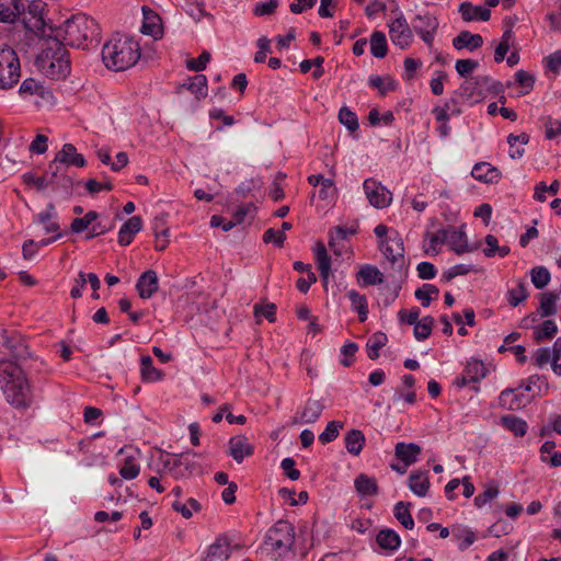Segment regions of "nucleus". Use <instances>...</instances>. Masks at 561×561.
Returning <instances> with one entry per match:
<instances>
[{
  "instance_id": "nucleus-29",
  "label": "nucleus",
  "mask_w": 561,
  "mask_h": 561,
  "mask_svg": "<svg viewBox=\"0 0 561 561\" xmlns=\"http://www.w3.org/2000/svg\"><path fill=\"white\" fill-rule=\"evenodd\" d=\"M314 257L320 271V275L324 282V285H327L331 273V257L328 255L327 249L321 241L317 242L316 244Z\"/></svg>"
},
{
  "instance_id": "nucleus-20",
  "label": "nucleus",
  "mask_w": 561,
  "mask_h": 561,
  "mask_svg": "<svg viewBox=\"0 0 561 561\" xmlns=\"http://www.w3.org/2000/svg\"><path fill=\"white\" fill-rule=\"evenodd\" d=\"M254 449L249 444L248 438L243 435H237L229 440V455L238 462L241 463L244 457L253 454Z\"/></svg>"
},
{
  "instance_id": "nucleus-14",
  "label": "nucleus",
  "mask_w": 561,
  "mask_h": 561,
  "mask_svg": "<svg viewBox=\"0 0 561 561\" xmlns=\"http://www.w3.org/2000/svg\"><path fill=\"white\" fill-rule=\"evenodd\" d=\"M324 404L320 400L308 399L291 419V424H311L314 423L322 414Z\"/></svg>"
},
{
  "instance_id": "nucleus-16",
  "label": "nucleus",
  "mask_w": 561,
  "mask_h": 561,
  "mask_svg": "<svg viewBox=\"0 0 561 561\" xmlns=\"http://www.w3.org/2000/svg\"><path fill=\"white\" fill-rule=\"evenodd\" d=\"M190 455L195 456L196 453L186 451L181 454L178 459L173 460L171 473L174 479L188 478L199 469L198 463L190 459Z\"/></svg>"
},
{
  "instance_id": "nucleus-55",
  "label": "nucleus",
  "mask_w": 561,
  "mask_h": 561,
  "mask_svg": "<svg viewBox=\"0 0 561 561\" xmlns=\"http://www.w3.org/2000/svg\"><path fill=\"white\" fill-rule=\"evenodd\" d=\"M343 427V424L339 421H331L327 424L325 430L319 435V440L322 444H328L333 442L340 433V430Z\"/></svg>"
},
{
  "instance_id": "nucleus-8",
  "label": "nucleus",
  "mask_w": 561,
  "mask_h": 561,
  "mask_svg": "<svg viewBox=\"0 0 561 561\" xmlns=\"http://www.w3.org/2000/svg\"><path fill=\"white\" fill-rule=\"evenodd\" d=\"M21 78V64L14 49L4 47L0 49V89L13 88Z\"/></svg>"
},
{
  "instance_id": "nucleus-4",
  "label": "nucleus",
  "mask_w": 561,
  "mask_h": 561,
  "mask_svg": "<svg viewBox=\"0 0 561 561\" xmlns=\"http://www.w3.org/2000/svg\"><path fill=\"white\" fill-rule=\"evenodd\" d=\"M60 36L67 45L85 49L89 44L96 41L99 26L92 18L85 14H76L65 21L55 37L59 38Z\"/></svg>"
},
{
  "instance_id": "nucleus-59",
  "label": "nucleus",
  "mask_w": 561,
  "mask_h": 561,
  "mask_svg": "<svg viewBox=\"0 0 561 561\" xmlns=\"http://www.w3.org/2000/svg\"><path fill=\"white\" fill-rule=\"evenodd\" d=\"M454 537L459 541V549H468L476 540V535L470 529H461L454 533Z\"/></svg>"
},
{
  "instance_id": "nucleus-11",
  "label": "nucleus",
  "mask_w": 561,
  "mask_h": 561,
  "mask_svg": "<svg viewBox=\"0 0 561 561\" xmlns=\"http://www.w3.org/2000/svg\"><path fill=\"white\" fill-rule=\"evenodd\" d=\"M439 26L437 18L428 12L419 13L412 21L413 31L420 35L428 48H432Z\"/></svg>"
},
{
  "instance_id": "nucleus-2",
  "label": "nucleus",
  "mask_w": 561,
  "mask_h": 561,
  "mask_svg": "<svg viewBox=\"0 0 561 561\" xmlns=\"http://www.w3.org/2000/svg\"><path fill=\"white\" fill-rule=\"evenodd\" d=\"M35 65L42 73L55 80L66 78L71 70L69 51L58 37H48L43 42Z\"/></svg>"
},
{
  "instance_id": "nucleus-1",
  "label": "nucleus",
  "mask_w": 561,
  "mask_h": 561,
  "mask_svg": "<svg viewBox=\"0 0 561 561\" xmlns=\"http://www.w3.org/2000/svg\"><path fill=\"white\" fill-rule=\"evenodd\" d=\"M0 383L9 404L26 410L33 403V393L23 366L10 358L0 360Z\"/></svg>"
},
{
  "instance_id": "nucleus-35",
  "label": "nucleus",
  "mask_w": 561,
  "mask_h": 561,
  "mask_svg": "<svg viewBox=\"0 0 561 561\" xmlns=\"http://www.w3.org/2000/svg\"><path fill=\"white\" fill-rule=\"evenodd\" d=\"M56 210L53 204H48L47 208L41 211L36 216V222L42 224L44 226V230L46 233H58L60 232L59 225L54 219L56 218Z\"/></svg>"
},
{
  "instance_id": "nucleus-23",
  "label": "nucleus",
  "mask_w": 561,
  "mask_h": 561,
  "mask_svg": "<svg viewBox=\"0 0 561 561\" xmlns=\"http://www.w3.org/2000/svg\"><path fill=\"white\" fill-rule=\"evenodd\" d=\"M422 448L415 443L399 442L394 446L396 457L405 463V466L413 465L420 456Z\"/></svg>"
},
{
  "instance_id": "nucleus-38",
  "label": "nucleus",
  "mask_w": 561,
  "mask_h": 561,
  "mask_svg": "<svg viewBox=\"0 0 561 561\" xmlns=\"http://www.w3.org/2000/svg\"><path fill=\"white\" fill-rule=\"evenodd\" d=\"M308 182L310 185L313 186L322 184V188L319 192V195L322 199L329 198L335 194V186L333 180L327 179L322 174L310 175L308 178Z\"/></svg>"
},
{
  "instance_id": "nucleus-17",
  "label": "nucleus",
  "mask_w": 561,
  "mask_h": 561,
  "mask_svg": "<svg viewBox=\"0 0 561 561\" xmlns=\"http://www.w3.org/2000/svg\"><path fill=\"white\" fill-rule=\"evenodd\" d=\"M142 15L141 33L152 36L154 39L162 37L163 26L160 15L148 7H142Z\"/></svg>"
},
{
  "instance_id": "nucleus-26",
  "label": "nucleus",
  "mask_w": 561,
  "mask_h": 561,
  "mask_svg": "<svg viewBox=\"0 0 561 561\" xmlns=\"http://www.w3.org/2000/svg\"><path fill=\"white\" fill-rule=\"evenodd\" d=\"M354 486L360 497L374 496L379 492L377 480L366 473H359L355 478Z\"/></svg>"
},
{
  "instance_id": "nucleus-6",
  "label": "nucleus",
  "mask_w": 561,
  "mask_h": 561,
  "mask_svg": "<svg viewBox=\"0 0 561 561\" xmlns=\"http://www.w3.org/2000/svg\"><path fill=\"white\" fill-rule=\"evenodd\" d=\"M379 250L390 263V267L393 272L392 276L404 277L407 275L408 265L404 256L403 240L399 233L379 240Z\"/></svg>"
},
{
  "instance_id": "nucleus-54",
  "label": "nucleus",
  "mask_w": 561,
  "mask_h": 561,
  "mask_svg": "<svg viewBox=\"0 0 561 561\" xmlns=\"http://www.w3.org/2000/svg\"><path fill=\"white\" fill-rule=\"evenodd\" d=\"M339 121L343 124L350 131H355L358 129V119L355 113H353L348 107L343 106L339 112Z\"/></svg>"
},
{
  "instance_id": "nucleus-58",
  "label": "nucleus",
  "mask_w": 561,
  "mask_h": 561,
  "mask_svg": "<svg viewBox=\"0 0 561 561\" xmlns=\"http://www.w3.org/2000/svg\"><path fill=\"white\" fill-rule=\"evenodd\" d=\"M278 0H268L265 2H257L253 8V14L255 16H266L275 13L278 8Z\"/></svg>"
},
{
  "instance_id": "nucleus-52",
  "label": "nucleus",
  "mask_w": 561,
  "mask_h": 561,
  "mask_svg": "<svg viewBox=\"0 0 561 561\" xmlns=\"http://www.w3.org/2000/svg\"><path fill=\"white\" fill-rule=\"evenodd\" d=\"M426 238H428L430 245L425 250L427 254L436 255L439 253V245L447 243L446 240V230L439 229L436 233H426Z\"/></svg>"
},
{
  "instance_id": "nucleus-13",
  "label": "nucleus",
  "mask_w": 561,
  "mask_h": 561,
  "mask_svg": "<svg viewBox=\"0 0 561 561\" xmlns=\"http://www.w3.org/2000/svg\"><path fill=\"white\" fill-rule=\"evenodd\" d=\"M364 192L370 205L376 208H386L392 201V194L380 182L367 179L363 184Z\"/></svg>"
},
{
  "instance_id": "nucleus-21",
  "label": "nucleus",
  "mask_w": 561,
  "mask_h": 561,
  "mask_svg": "<svg viewBox=\"0 0 561 561\" xmlns=\"http://www.w3.org/2000/svg\"><path fill=\"white\" fill-rule=\"evenodd\" d=\"M56 162H59L65 167L75 165L82 168L85 165L84 157L77 152V149L72 144H65L62 146L61 150L56 154Z\"/></svg>"
},
{
  "instance_id": "nucleus-12",
  "label": "nucleus",
  "mask_w": 561,
  "mask_h": 561,
  "mask_svg": "<svg viewBox=\"0 0 561 561\" xmlns=\"http://www.w3.org/2000/svg\"><path fill=\"white\" fill-rule=\"evenodd\" d=\"M388 26L393 45L400 49H407L413 41V31L403 14L400 12L394 20L388 23Z\"/></svg>"
},
{
  "instance_id": "nucleus-33",
  "label": "nucleus",
  "mask_w": 561,
  "mask_h": 561,
  "mask_svg": "<svg viewBox=\"0 0 561 561\" xmlns=\"http://www.w3.org/2000/svg\"><path fill=\"white\" fill-rule=\"evenodd\" d=\"M459 12L465 21L490 20L491 12L486 8L472 5L470 2H462L459 7Z\"/></svg>"
},
{
  "instance_id": "nucleus-15",
  "label": "nucleus",
  "mask_w": 561,
  "mask_h": 561,
  "mask_svg": "<svg viewBox=\"0 0 561 561\" xmlns=\"http://www.w3.org/2000/svg\"><path fill=\"white\" fill-rule=\"evenodd\" d=\"M66 167L56 162V158L48 165V169L44 173L46 178H48V182L53 188L62 187L66 191L71 190L72 181L71 179L65 174Z\"/></svg>"
},
{
  "instance_id": "nucleus-51",
  "label": "nucleus",
  "mask_w": 561,
  "mask_h": 561,
  "mask_svg": "<svg viewBox=\"0 0 561 561\" xmlns=\"http://www.w3.org/2000/svg\"><path fill=\"white\" fill-rule=\"evenodd\" d=\"M530 278L537 289H542L549 284L551 275L545 266H536L530 271Z\"/></svg>"
},
{
  "instance_id": "nucleus-22",
  "label": "nucleus",
  "mask_w": 561,
  "mask_h": 561,
  "mask_svg": "<svg viewBox=\"0 0 561 561\" xmlns=\"http://www.w3.org/2000/svg\"><path fill=\"white\" fill-rule=\"evenodd\" d=\"M471 175L483 183H497L501 180V171L488 162L476 163Z\"/></svg>"
},
{
  "instance_id": "nucleus-46",
  "label": "nucleus",
  "mask_w": 561,
  "mask_h": 561,
  "mask_svg": "<svg viewBox=\"0 0 561 561\" xmlns=\"http://www.w3.org/2000/svg\"><path fill=\"white\" fill-rule=\"evenodd\" d=\"M559 296L556 293H543L540 296V314L542 318L556 314L557 307L556 302Z\"/></svg>"
},
{
  "instance_id": "nucleus-5",
  "label": "nucleus",
  "mask_w": 561,
  "mask_h": 561,
  "mask_svg": "<svg viewBox=\"0 0 561 561\" xmlns=\"http://www.w3.org/2000/svg\"><path fill=\"white\" fill-rule=\"evenodd\" d=\"M295 542V528L287 520L276 522L266 533L262 552L271 554L275 561L284 558Z\"/></svg>"
},
{
  "instance_id": "nucleus-45",
  "label": "nucleus",
  "mask_w": 561,
  "mask_h": 561,
  "mask_svg": "<svg viewBox=\"0 0 561 561\" xmlns=\"http://www.w3.org/2000/svg\"><path fill=\"white\" fill-rule=\"evenodd\" d=\"M140 472V466L137 462V457L129 455L124 459V463L119 469V474L125 480H133L138 477Z\"/></svg>"
},
{
  "instance_id": "nucleus-25",
  "label": "nucleus",
  "mask_w": 561,
  "mask_h": 561,
  "mask_svg": "<svg viewBox=\"0 0 561 561\" xmlns=\"http://www.w3.org/2000/svg\"><path fill=\"white\" fill-rule=\"evenodd\" d=\"M142 228V220L139 216L129 218L119 229L118 243L121 245H128L131 243L136 233Z\"/></svg>"
},
{
  "instance_id": "nucleus-50",
  "label": "nucleus",
  "mask_w": 561,
  "mask_h": 561,
  "mask_svg": "<svg viewBox=\"0 0 561 561\" xmlns=\"http://www.w3.org/2000/svg\"><path fill=\"white\" fill-rule=\"evenodd\" d=\"M46 92L45 87L33 78L25 79L19 89V93L23 96L34 94L44 96Z\"/></svg>"
},
{
  "instance_id": "nucleus-24",
  "label": "nucleus",
  "mask_w": 561,
  "mask_h": 561,
  "mask_svg": "<svg viewBox=\"0 0 561 561\" xmlns=\"http://www.w3.org/2000/svg\"><path fill=\"white\" fill-rule=\"evenodd\" d=\"M231 556V546L227 538L219 537L209 546L203 561H226Z\"/></svg>"
},
{
  "instance_id": "nucleus-60",
  "label": "nucleus",
  "mask_w": 561,
  "mask_h": 561,
  "mask_svg": "<svg viewBox=\"0 0 561 561\" xmlns=\"http://www.w3.org/2000/svg\"><path fill=\"white\" fill-rule=\"evenodd\" d=\"M499 494V488L496 485H489L482 493L474 497V504L478 507L484 506L491 500L496 497Z\"/></svg>"
},
{
  "instance_id": "nucleus-41",
  "label": "nucleus",
  "mask_w": 561,
  "mask_h": 561,
  "mask_svg": "<svg viewBox=\"0 0 561 561\" xmlns=\"http://www.w3.org/2000/svg\"><path fill=\"white\" fill-rule=\"evenodd\" d=\"M141 377L145 381H158L162 378L163 374L161 370L156 368L152 364V358L150 356L141 357Z\"/></svg>"
},
{
  "instance_id": "nucleus-19",
  "label": "nucleus",
  "mask_w": 561,
  "mask_h": 561,
  "mask_svg": "<svg viewBox=\"0 0 561 561\" xmlns=\"http://www.w3.org/2000/svg\"><path fill=\"white\" fill-rule=\"evenodd\" d=\"M136 288L140 298H151L159 289V278L157 273L153 270H147L144 272L137 280Z\"/></svg>"
},
{
  "instance_id": "nucleus-63",
  "label": "nucleus",
  "mask_w": 561,
  "mask_h": 561,
  "mask_svg": "<svg viewBox=\"0 0 561 561\" xmlns=\"http://www.w3.org/2000/svg\"><path fill=\"white\" fill-rule=\"evenodd\" d=\"M209 60H210V54L208 51H203L198 56V58L188 59L186 62V67L192 71H202L206 68Z\"/></svg>"
},
{
  "instance_id": "nucleus-61",
  "label": "nucleus",
  "mask_w": 561,
  "mask_h": 561,
  "mask_svg": "<svg viewBox=\"0 0 561 561\" xmlns=\"http://www.w3.org/2000/svg\"><path fill=\"white\" fill-rule=\"evenodd\" d=\"M286 239L285 232L268 228L263 234V241L265 243L273 242L276 247L282 248Z\"/></svg>"
},
{
  "instance_id": "nucleus-57",
  "label": "nucleus",
  "mask_w": 561,
  "mask_h": 561,
  "mask_svg": "<svg viewBox=\"0 0 561 561\" xmlns=\"http://www.w3.org/2000/svg\"><path fill=\"white\" fill-rule=\"evenodd\" d=\"M512 389H505L500 394V403L503 407H507L510 410L519 409L522 405V400L518 396L513 393Z\"/></svg>"
},
{
  "instance_id": "nucleus-56",
  "label": "nucleus",
  "mask_w": 561,
  "mask_h": 561,
  "mask_svg": "<svg viewBox=\"0 0 561 561\" xmlns=\"http://www.w3.org/2000/svg\"><path fill=\"white\" fill-rule=\"evenodd\" d=\"M479 67V62L473 59H458L455 68L458 75L465 80L469 79V76Z\"/></svg>"
},
{
  "instance_id": "nucleus-9",
  "label": "nucleus",
  "mask_w": 561,
  "mask_h": 561,
  "mask_svg": "<svg viewBox=\"0 0 561 561\" xmlns=\"http://www.w3.org/2000/svg\"><path fill=\"white\" fill-rule=\"evenodd\" d=\"M12 5L20 13V19L27 30L39 31L43 28L45 3L42 0H13Z\"/></svg>"
},
{
  "instance_id": "nucleus-49",
  "label": "nucleus",
  "mask_w": 561,
  "mask_h": 561,
  "mask_svg": "<svg viewBox=\"0 0 561 561\" xmlns=\"http://www.w3.org/2000/svg\"><path fill=\"white\" fill-rule=\"evenodd\" d=\"M187 90H190L198 100L206 98V95H207V78H206V76L195 75L193 78H191L190 83L187 84Z\"/></svg>"
},
{
  "instance_id": "nucleus-34",
  "label": "nucleus",
  "mask_w": 561,
  "mask_h": 561,
  "mask_svg": "<svg viewBox=\"0 0 561 561\" xmlns=\"http://www.w3.org/2000/svg\"><path fill=\"white\" fill-rule=\"evenodd\" d=\"M357 280L363 286L379 285L383 283V275L376 266L366 264L357 272Z\"/></svg>"
},
{
  "instance_id": "nucleus-64",
  "label": "nucleus",
  "mask_w": 561,
  "mask_h": 561,
  "mask_svg": "<svg viewBox=\"0 0 561 561\" xmlns=\"http://www.w3.org/2000/svg\"><path fill=\"white\" fill-rule=\"evenodd\" d=\"M296 461L290 458H284L280 462V468L283 469L284 473L293 481H296L300 477V471L295 468Z\"/></svg>"
},
{
  "instance_id": "nucleus-30",
  "label": "nucleus",
  "mask_w": 561,
  "mask_h": 561,
  "mask_svg": "<svg viewBox=\"0 0 561 561\" xmlns=\"http://www.w3.org/2000/svg\"><path fill=\"white\" fill-rule=\"evenodd\" d=\"M152 231L156 237L154 248L163 251L169 244V228L163 217H156L152 222Z\"/></svg>"
},
{
  "instance_id": "nucleus-37",
  "label": "nucleus",
  "mask_w": 561,
  "mask_h": 561,
  "mask_svg": "<svg viewBox=\"0 0 561 561\" xmlns=\"http://www.w3.org/2000/svg\"><path fill=\"white\" fill-rule=\"evenodd\" d=\"M347 297L351 301L353 310L357 312L359 321L365 322L368 317V301L366 296L354 289H351L347 291Z\"/></svg>"
},
{
  "instance_id": "nucleus-40",
  "label": "nucleus",
  "mask_w": 561,
  "mask_h": 561,
  "mask_svg": "<svg viewBox=\"0 0 561 561\" xmlns=\"http://www.w3.org/2000/svg\"><path fill=\"white\" fill-rule=\"evenodd\" d=\"M388 339L383 332L374 333L367 342V355L370 359L375 360L379 357V350L383 347Z\"/></svg>"
},
{
  "instance_id": "nucleus-36",
  "label": "nucleus",
  "mask_w": 561,
  "mask_h": 561,
  "mask_svg": "<svg viewBox=\"0 0 561 561\" xmlns=\"http://www.w3.org/2000/svg\"><path fill=\"white\" fill-rule=\"evenodd\" d=\"M365 442V435L359 430H351L345 435V448L353 456H358L362 453Z\"/></svg>"
},
{
  "instance_id": "nucleus-10",
  "label": "nucleus",
  "mask_w": 561,
  "mask_h": 561,
  "mask_svg": "<svg viewBox=\"0 0 561 561\" xmlns=\"http://www.w3.org/2000/svg\"><path fill=\"white\" fill-rule=\"evenodd\" d=\"M2 345L7 348L8 353L12 357L13 363L24 364L31 358V352L25 339L16 330L2 329L0 331Z\"/></svg>"
},
{
  "instance_id": "nucleus-53",
  "label": "nucleus",
  "mask_w": 561,
  "mask_h": 561,
  "mask_svg": "<svg viewBox=\"0 0 561 561\" xmlns=\"http://www.w3.org/2000/svg\"><path fill=\"white\" fill-rule=\"evenodd\" d=\"M99 218V214L94 210L88 211L81 218H75L71 222V230L75 233H80L88 229L90 225H92Z\"/></svg>"
},
{
  "instance_id": "nucleus-44",
  "label": "nucleus",
  "mask_w": 561,
  "mask_h": 561,
  "mask_svg": "<svg viewBox=\"0 0 561 561\" xmlns=\"http://www.w3.org/2000/svg\"><path fill=\"white\" fill-rule=\"evenodd\" d=\"M410 503L398 502L394 505V516L399 520V523L407 529H412L414 527V520L410 513Z\"/></svg>"
},
{
  "instance_id": "nucleus-62",
  "label": "nucleus",
  "mask_w": 561,
  "mask_h": 561,
  "mask_svg": "<svg viewBox=\"0 0 561 561\" xmlns=\"http://www.w3.org/2000/svg\"><path fill=\"white\" fill-rule=\"evenodd\" d=\"M369 84L373 88L378 89L381 95H385L388 91L396 89L393 80L389 79L388 82L385 83V80L379 76H371L369 78Z\"/></svg>"
},
{
  "instance_id": "nucleus-32",
  "label": "nucleus",
  "mask_w": 561,
  "mask_h": 561,
  "mask_svg": "<svg viewBox=\"0 0 561 561\" xmlns=\"http://www.w3.org/2000/svg\"><path fill=\"white\" fill-rule=\"evenodd\" d=\"M409 488L417 496H425L430 489L426 471H413L409 477Z\"/></svg>"
},
{
  "instance_id": "nucleus-31",
  "label": "nucleus",
  "mask_w": 561,
  "mask_h": 561,
  "mask_svg": "<svg viewBox=\"0 0 561 561\" xmlns=\"http://www.w3.org/2000/svg\"><path fill=\"white\" fill-rule=\"evenodd\" d=\"M376 541L381 549L388 550L389 552L396 551L401 543L400 536L389 528L379 530L376 536Z\"/></svg>"
},
{
  "instance_id": "nucleus-48",
  "label": "nucleus",
  "mask_w": 561,
  "mask_h": 561,
  "mask_svg": "<svg viewBox=\"0 0 561 561\" xmlns=\"http://www.w3.org/2000/svg\"><path fill=\"white\" fill-rule=\"evenodd\" d=\"M435 320L431 316L423 317L419 322L414 324V337L417 341L426 340L433 330Z\"/></svg>"
},
{
  "instance_id": "nucleus-3",
  "label": "nucleus",
  "mask_w": 561,
  "mask_h": 561,
  "mask_svg": "<svg viewBox=\"0 0 561 561\" xmlns=\"http://www.w3.org/2000/svg\"><path fill=\"white\" fill-rule=\"evenodd\" d=\"M140 58L138 42L129 37L108 41L102 48V59L108 69L124 71L133 67Z\"/></svg>"
},
{
  "instance_id": "nucleus-28",
  "label": "nucleus",
  "mask_w": 561,
  "mask_h": 561,
  "mask_svg": "<svg viewBox=\"0 0 561 561\" xmlns=\"http://www.w3.org/2000/svg\"><path fill=\"white\" fill-rule=\"evenodd\" d=\"M453 45L456 49L468 48L474 50L483 45V38L480 34H471L469 31H461L454 39Z\"/></svg>"
},
{
  "instance_id": "nucleus-18",
  "label": "nucleus",
  "mask_w": 561,
  "mask_h": 561,
  "mask_svg": "<svg viewBox=\"0 0 561 561\" xmlns=\"http://www.w3.org/2000/svg\"><path fill=\"white\" fill-rule=\"evenodd\" d=\"M445 230L447 243L449 244L450 249L458 255L463 254L466 252H472L476 249L469 247L466 232L463 231V227L456 228L449 226L445 228Z\"/></svg>"
},
{
  "instance_id": "nucleus-42",
  "label": "nucleus",
  "mask_w": 561,
  "mask_h": 561,
  "mask_svg": "<svg viewBox=\"0 0 561 561\" xmlns=\"http://www.w3.org/2000/svg\"><path fill=\"white\" fill-rule=\"evenodd\" d=\"M558 332V327L553 320H545L541 325L534 328V339L536 342L552 339Z\"/></svg>"
},
{
  "instance_id": "nucleus-39",
  "label": "nucleus",
  "mask_w": 561,
  "mask_h": 561,
  "mask_svg": "<svg viewBox=\"0 0 561 561\" xmlns=\"http://www.w3.org/2000/svg\"><path fill=\"white\" fill-rule=\"evenodd\" d=\"M370 51L376 58H383L388 54V44L386 35L380 31H375L370 36Z\"/></svg>"
},
{
  "instance_id": "nucleus-47",
  "label": "nucleus",
  "mask_w": 561,
  "mask_h": 561,
  "mask_svg": "<svg viewBox=\"0 0 561 561\" xmlns=\"http://www.w3.org/2000/svg\"><path fill=\"white\" fill-rule=\"evenodd\" d=\"M501 422L505 428L516 436H524L527 432V423L515 415H505L501 419Z\"/></svg>"
},
{
  "instance_id": "nucleus-27",
  "label": "nucleus",
  "mask_w": 561,
  "mask_h": 561,
  "mask_svg": "<svg viewBox=\"0 0 561 561\" xmlns=\"http://www.w3.org/2000/svg\"><path fill=\"white\" fill-rule=\"evenodd\" d=\"M469 381L472 383V389L474 391L479 390L477 386L483 378H485L488 374V369L481 360L471 359L467 363L463 371H462Z\"/></svg>"
},
{
  "instance_id": "nucleus-43",
  "label": "nucleus",
  "mask_w": 561,
  "mask_h": 561,
  "mask_svg": "<svg viewBox=\"0 0 561 561\" xmlns=\"http://www.w3.org/2000/svg\"><path fill=\"white\" fill-rule=\"evenodd\" d=\"M507 301L510 306L517 307L519 304L525 301L528 297V291L526 288V283L522 279L518 280L517 285L514 288L507 290Z\"/></svg>"
},
{
  "instance_id": "nucleus-7",
  "label": "nucleus",
  "mask_w": 561,
  "mask_h": 561,
  "mask_svg": "<svg viewBox=\"0 0 561 561\" xmlns=\"http://www.w3.org/2000/svg\"><path fill=\"white\" fill-rule=\"evenodd\" d=\"M501 87L500 82L489 76H476L461 83L459 93L466 100L478 102L486 98L489 93H497Z\"/></svg>"
}]
</instances>
